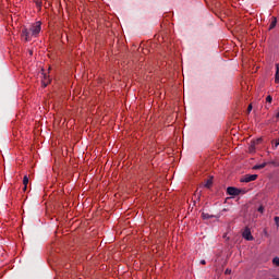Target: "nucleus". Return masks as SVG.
Listing matches in <instances>:
<instances>
[{
    "mask_svg": "<svg viewBox=\"0 0 279 279\" xmlns=\"http://www.w3.org/2000/svg\"><path fill=\"white\" fill-rule=\"evenodd\" d=\"M43 29V22L37 21L33 23L29 28L23 27L21 33V38L24 43H29L33 38H38Z\"/></svg>",
    "mask_w": 279,
    "mask_h": 279,
    "instance_id": "nucleus-1",
    "label": "nucleus"
},
{
    "mask_svg": "<svg viewBox=\"0 0 279 279\" xmlns=\"http://www.w3.org/2000/svg\"><path fill=\"white\" fill-rule=\"evenodd\" d=\"M160 27V36H162L163 40H167L169 38V34H171V24L163 22L161 23Z\"/></svg>",
    "mask_w": 279,
    "mask_h": 279,
    "instance_id": "nucleus-2",
    "label": "nucleus"
},
{
    "mask_svg": "<svg viewBox=\"0 0 279 279\" xmlns=\"http://www.w3.org/2000/svg\"><path fill=\"white\" fill-rule=\"evenodd\" d=\"M227 193H228V195H232L233 197H236V195H241V193H243V190L236 189L233 186H229L227 189Z\"/></svg>",
    "mask_w": 279,
    "mask_h": 279,
    "instance_id": "nucleus-3",
    "label": "nucleus"
},
{
    "mask_svg": "<svg viewBox=\"0 0 279 279\" xmlns=\"http://www.w3.org/2000/svg\"><path fill=\"white\" fill-rule=\"evenodd\" d=\"M242 236L246 241H254V235H252V230L248 227L244 229V231L242 232Z\"/></svg>",
    "mask_w": 279,
    "mask_h": 279,
    "instance_id": "nucleus-4",
    "label": "nucleus"
},
{
    "mask_svg": "<svg viewBox=\"0 0 279 279\" xmlns=\"http://www.w3.org/2000/svg\"><path fill=\"white\" fill-rule=\"evenodd\" d=\"M256 180H258V174H246L240 180V182L247 183V182H254Z\"/></svg>",
    "mask_w": 279,
    "mask_h": 279,
    "instance_id": "nucleus-5",
    "label": "nucleus"
},
{
    "mask_svg": "<svg viewBox=\"0 0 279 279\" xmlns=\"http://www.w3.org/2000/svg\"><path fill=\"white\" fill-rule=\"evenodd\" d=\"M41 84H43L44 88H47V86H49V84H51V78L49 76H47V74H44Z\"/></svg>",
    "mask_w": 279,
    "mask_h": 279,
    "instance_id": "nucleus-6",
    "label": "nucleus"
},
{
    "mask_svg": "<svg viewBox=\"0 0 279 279\" xmlns=\"http://www.w3.org/2000/svg\"><path fill=\"white\" fill-rule=\"evenodd\" d=\"M276 25H278V19L276 16H272L270 19V25L268 27L269 32H271V29H275Z\"/></svg>",
    "mask_w": 279,
    "mask_h": 279,
    "instance_id": "nucleus-7",
    "label": "nucleus"
},
{
    "mask_svg": "<svg viewBox=\"0 0 279 279\" xmlns=\"http://www.w3.org/2000/svg\"><path fill=\"white\" fill-rule=\"evenodd\" d=\"M275 84H279V63H276Z\"/></svg>",
    "mask_w": 279,
    "mask_h": 279,
    "instance_id": "nucleus-8",
    "label": "nucleus"
},
{
    "mask_svg": "<svg viewBox=\"0 0 279 279\" xmlns=\"http://www.w3.org/2000/svg\"><path fill=\"white\" fill-rule=\"evenodd\" d=\"M23 184H24L23 191L25 193V191H27V184H29V178L27 175H24Z\"/></svg>",
    "mask_w": 279,
    "mask_h": 279,
    "instance_id": "nucleus-9",
    "label": "nucleus"
},
{
    "mask_svg": "<svg viewBox=\"0 0 279 279\" xmlns=\"http://www.w3.org/2000/svg\"><path fill=\"white\" fill-rule=\"evenodd\" d=\"M205 189H213V178H209V179L205 182Z\"/></svg>",
    "mask_w": 279,
    "mask_h": 279,
    "instance_id": "nucleus-10",
    "label": "nucleus"
},
{
    "mask_svg": "<svg viewBox=\"0 0 279 279\" xmlns=\"http://www.w3.org/2000/svg\"><path fill=\"white\" fill-rule=\"evenodd\" d=\"M265 167H267V162H264L262 165H256L253 167V169H265Z\"/></svg>",
    "mask_w": 279,
    "mask_h": 279,
    "instance_id": "nucleus-11",
    "label": "nucleus"
},
{
    "mask_svg": "<svg viewBox=\"0 0 279 279\" xmlns=\"http://www.w3.org/2000/svg\"><path fill=\"white\" fill-rule=\"evenodd\" d=\"M266 101H267V104H271V101H274V98L271 97V95H268L266 97Z\"/></svg>",
    "mask_w": 279,
    "mask_h": 279,
    "instance_id": "nucleus-12",
    "label": "nucleus"
},
{
    "mask_svg": "<svg viewBox=\"0 0 279 279\" xmlns=\"http://www.w3.org/2000/svg\"><path fill=\"white\" fill-rule=\"evenodd\" d=\"M272 263L276 265V267H279V257H275Z\"/></svg>",
    "mask_w": 279,
    "mask_h": 279,
    "instance_id": "nucleus-13",
    "label": "nucleus"
},
{
    "mask_svg": "<svg viewBox=\"0 0 279 279\" xmlns=\"http://www.w3.org/2000/svg\"><path fill=\"white\" fill-rule=\"evenodd\" d=\"M225 274H226L227 276H230V274H232V270H231L230 268H227V269L225 270Z\"/></svg>",
    "mask_w": 279,
    "mask_h": 279,
    "instance_id": "nucleus-14",
    "label": "nucleus"
},
{
    "mask_svg": "<svg viewBox=\"0 0 279 279\" xmlns=\"http://www.w3.org/2000/svg\"><path fill=\"white\" fill-rule=\"evenodd\" d=\"M275 223L279 228V217L278 216L275 217Z\"/></svg>",
    "mask_w": 279,
    "mask_h": 279,
    "instance_id": "nucleus-15",
    "label": "nucleus"
},
{
    "mask_svg": "<svg viewBox=\"0 0 279 279\" xmlns=\"http://www.w3.org/2000/svg\"><path fill=\"white\" fill-rule=\"evenodd\" d=\"M203 219H210V216L208 214L203 213Z\"/></svg>",
    "mask_w": 279,
    "mask_h": 279,
    "instance_id": "nucleus-16",
    "label": "nucleus"
},
{
    "mask_svg": "<svg viewBox=\"0 0 279 279\" xmlns=\"http://www.w3.org/2000/svg\"><path fill=\"white\" fill-rule=\"evenodd\" d=\"M252 109H253L252 104H250L248 107H247V113L248 114H250V112H252Z\"/></svg>",
    "mask_w": 279,
    "mask_h": 279,
    "instance_id": "nucleus-17",
    "label": "nucleus"
},
{
    "mask_svg": "<svg viewBox=\"0 0 279 279\" xmlns=\"http://www.w3.org/2000/svg\"><path fill=\"white\" fill-rule=\"evenodd\" d=\"M264 210H265V207H263V206L258 207V213H264Z\"/></svg>",
    "mask_w": 279,
    "mask_h": 279,
    "instance_id": "nucleus-18",
    "label": "nucleus"
},
{
    "mask_svg": "<svg viewBox=\"0 0 279 279\" xmlns=\"http://www.w3.org/2000/svg\"><path fill=\"white\" fill-rule=\"evenodd\" d=\"M201 265H206V260L202 259Z\"/></svg>",
    "mask_w": 279,
    "mask_h": 279,
    "instance_id": "nucleus-19",
    "label": "nucleus"
},
{
    "mask_svg": "<svg viewBox=\"0 0 279 279\" xmlns=\"http://www.w3.org/2000/svg\"><path fill=\"white\" fill-rule=\"evenodd\" d=\"M37 5H38V8H40L41 3H38V2H37Z\"/></svg>",
    "mask_w": 279,
    "mask_h": 279,
    "instance_id": "nucleus-20",
    "label": "nucleus"
},
{
    "mask_svg": "<svg viewBox=\"0 0 279 279\" xmlns=\"http://www.w3.org/2000/svg\"><path fill=\"white\" fill-rule=\"evenodd\" d=\"M277 119H279V112L276 114Z\"/></svg>",
    "mask_w": 279,
    "mask_h": 279,
    "instance_id": "nucleus-21",
    "label": "nucleus"
}]
</instances>
